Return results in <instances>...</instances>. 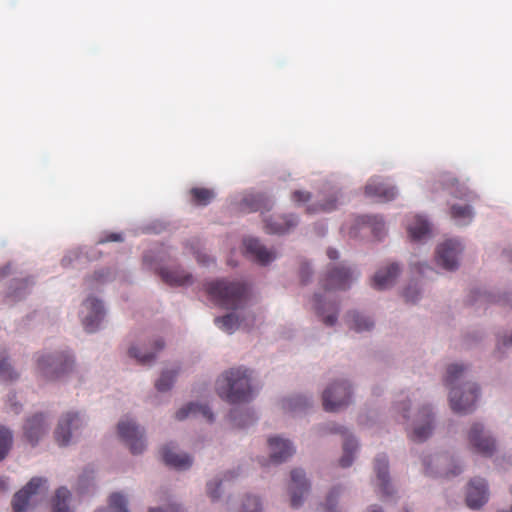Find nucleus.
<instances>
[{"label": "nucleus", "mask_w": 512, "mask_h": 512, "mask_svg": "<svg viewBox=\"0 0 512 512\" xmlns=\"http://www.w3.org/2000/svg\"><path fill=\"white\" fill-rule=\"evenodd\" d=\"M207 292L219 306L233 310L214 319L220 330L232 334L240 327L249 329L254 325L255 315L246 309L248 288L244 283L221 279L209 283Z\"/></svg>", "instance_id": "nucleus-1"}, {"label": "nucleus", "mask_w": 512, "mask_h": 512, "mask_svg": "<svg viewBox=\"0 0 512 512\" xmlns=\"http://www.w3.org/2000/svg\"><path fill=\"white\" fill-rule=\"evenodd\" d=\"M443 381L449 390L450 407L455 413L465 415L475 410L480 389L477 383L469 379L468 366L461 363L448 365Z\"/></svg>", "instance_id": "nucleus-2"}, {"label": "nucleus", "mask_w": 512, "mask_h": 512, "mask_svg": "<svg viewBox=\"0 0 512 512\" xmlns=\"http://www.w3.org/2000/svg\"><path fill=\"white\" fill-rule=\"evenodd\" d=\"M218 395L230 404L248 403L259 391L254 370L245 366L226 370L218 382Z\"/></svg>", "instance_id": "nucleus-3"}, {"label": "nucleus", "mask_w": 512, "mask_h": 512, "mask_svg": "<svg viewBox=\"0 0 512 512\" xmlns=\"http://www.w3.org/2000/svg\"><path fill=\"white\" fill-rule=\"evenodd\" d=\"M415 394L401 393L393 404V410L401 414L405 423L410 424L409 437L415 442H424L431 437L435 429V413L431 405L424 404L411 420L409 411L413 400L416 399Z\"/></svg>", "instance_id": "nucleus-4"}, {"label": "nucleus", "mask_w": 512, "mask_h": 512, "mask_svg": "<svg viewBox=\"0 0 512 512\" xmlns=\"http://www.w3.org/2000/svg\"><path fill=\"white\" fill-rule=\"evenodd\" d=\"M38 374L47 381L67 378L75 368V356L68 347L40 351L34 356Z\"/></svg>", "instance_id": "nucleus-5"}, {"label": "nucleus", "mask_w": 512, "mask_h": 512, "mask_svg": "<svg viewBox=\"0 0 512 512\" xmlns=\"http://www.w3.org/2000/svg\"><path fill=\"white\" fill-rule=\"evenodd\" d=\"M168 261L162 249L148 250L143 255L144 267L156 272L165 284L173 287L193 284V275L189 271L177 265L170 266Z\"/></svg>", "instance_id": "nucleus-6"}, {"label": "nucleus", "mask_w": 512, "mask_h": 512, "mask_svg": "<svg viewBox=\"0 0 512 512\" xmlns=\"http://www.w3.org/2000/svg\"><path fill=\"white\" fill-rule=\"evenodd\" d=\"M312 433L318 437L330 434L341 435L343 437V454L339 459V465L342 468H348L353 464L359 450V441L347 427L333 421H328L313 427Z\"/></svg>", "instance_id": "nucleus-7"}, {"label": "nucleus", "mask_w": 512, "mask_h": 512, "mask_svg": "<svg viewBox=\"0 0 512 512\" xmlns=\"http://www.w3.org/2000/svg\"><path fill=\"white\" fill-rule=\"evenodd\" d=\"M323 407L327 412H337L353 401V388L349 380L340 378L331 382L322 394Z\"/></svg>", "instance_id": "nucleus-8"}, {"label": "nucleus", "mask_w": 512, "mask_h": 512, "mask_svg": "<svg viewBox=\"0 0 512 512\" xmlns=\"http://www.w3.org/2000/svg\"><path fill=\"white\" fill-rule=\"evenodd\" d=\"M467 443L471 452L490 458L497 450L493 432L482 422L476 421L467 430Z\"/></svg>", "instance_id": "nucleus-9"}, {"label": "nucleus", "mask_w": 512, "mask_h": 512, "mask_svg": "<svg viewBox=\"0 0 512 512\" xmlns=\"http://www.w3.org/2000/svg\"><path fill=\"white\" fill-rule=\"evenodd\" d=\"M87 423L85 414L78 411H69L63 414L55 429V440L60 446H68L81 435Z\"/></svg>", "instance_id": "nucleus-10"}, {"label": "nucleus", "mask_w": 512, "mask_h": 512, "mask_svg": "<svg viewBox=\"0 0 512 512\" xmlns=\"http://www.w3.org/2000/svg\"><path fill=\"white\" fill-rule=\"evenodd\" d=\"M464 243L459 238H449L439 243L435 249L434 261L438 268L455 272L461 265Z\"/></svg>", "instance_id": "nucleus-11"}, {"label": "nucleus", "mask_w": 512, "mask_h": 512, "mask_svg": "<svg viewBox=\"0 0 512 512\" xmlns=\"http://www.w3.org/2000/svg\"><path fill=\"white\" fill-rule=\"evenodd\" d=\"M358 275L357 269L345 262L329 264L320 282L325 290H347Z\"/></svg>", "instance_id": "nucleus-12"}, {"label": "nucleus", "mask_w": 512, "mask_h": 512, "mask_svg": "<svg viewBox=\"0 0 512 512\" xmlns=\"http://www.w3.org/2000/svg\"><path fill=\"white\" fill-rule=\"evenodd\" d=\"M106 308L101 299L92 295L83 300L79 309V319L87 333H95L102 327Z\"/></svg>", "instance_id": "nucleus-13"}, {"label": "nucleus", "mask_w": 512, "mask_h": 512, "mask_svg": "<svg viewBox=\"0 0 512 512\" xmlns=\"http://www.w3.org/2000/svg\"><path fill=\"white\" fill-rule=\"evenodd\" d=\"M348 233L353 238L363 237L370 233L374 239L381 241L387 235V226L381 215H360L355 218Z\"/></svg>", "instance_id": "nucleus-14"}, {"label": "nucleus", "mask_w": 512, "mask_h": 512, "mask_svg": "<svg viewBox=\"0 0 512 512\" xmlns=\"http://www.w3.org/2000/svg\"><path fill=\"white\" fill-rule=\"evenodd\" d=\"M120 438L129 446L132 454H142L146 449L144 428L130 418L121 419L117 426Z\"/></svg>", "instance_id": "nucleus-15"}, {"label": "nucleus", "mask_w": 512, "mask_h": 512, "mask_svg": "<svg viewBox=\"0 0 512 512\" xmlns=\"http://www.w3.org/2000/svg\"><path fill=\"white\" fill-rule=\"evenodd\" d=\"M243 247L245 256L260 266H268L279 257L278 251L274 247L265 246L257 237H245Z\"/></svg>", "instance_id": "nucleus-16"}, {"label": "nucleus", "mask_w": 512, "mask_h": 512, "mask_svg": "<svg viewBox=\"0 0 512 512\" xmlns=\"http://www.w3.org/2000/svg\"><path fill=\"white\" fill-rule=\"evenodd\" d=\"M312 309L321 321L329 327L338 321L339 305L335 299H330L322 293H315L311 300Z\"/></svg>", "instance_id": "nucleus-17"}, {"label": "nucleus", "mask_w": 512, "mask_h": 512, "mask_svg": "<svg viewBox=\"0 0 512 512\" xmlns=\"http://www.w3.org/2000/svg\"><path fill=\"white\" fill-rule=\"evenodd\" d=\"M47 479L43 477H33L18 492L15 493L12 500V508L14 512H25L30 498L40 493L41 490H47Z\"/></svg>", "instance_id": "nucleus-18"}, {"label": "nucleus", "mask_w": 512, "mask_h": 512, "mask_svg": "<svg viewBox=\"0 0 512 512\" xmlns=\"http://www.w3.org/2000/svg\"><path fill=\"white\" fill-rule=\"evenodd\" d=\"M49 426L48 416L45 413L37 412L26 418L23 425V435L32 446H36L48 432Z\"/></svg>", "instance_id": "nucleus-19"}, {"label": "nucleus", "mask_w": 512, "mask_h": 512, "mask_svg": "<svg viewBox=\"0 0 512 512\" xmlns=\"http://www.w3.org/2000/svg\"><path fill=\"white\" fill-rule=\"evenodd\" d=\"M402 270L403 267L398 262H391L379 267L372 277L371 286L379 291L392 288L401 275Z\"/></svg>", "instance_id": "nucleus-20"}, {"label": "nucleus", "mask_w": 512, "mask_h": 512, "mask_svg": "<svg viewBox=\"0 0 512 512\" xmlns=\"http://www.w3.org/2000/svg\"><path fill=\"white\" fill-rule=\"evenodd\" d=\"M288 490L291 506L295 509L301 507L304 503L305 495L310 490V482L303 469L295 468L291 471V481Z\"/></svg>", "instance_id": "nucleus-21"}, {"label": "nucleus", "mask_w": 512, "mask_h": 512, "mask_svg": "<svg viewBox=\"0 0 512 512\" xmlns=\"http://www.w3.org/2000/svg\"><path fill=\"white\" fill-rule=\"evenodd\" d=\"M265 232L272 235H285L291 233L299 224V216L294 213L272 215L265 217Z\"/></svg>", "instance_id": "nucleus-22"}, {"label": "nucleus", "mask_w": 512, "mask_h": 512, "mask_svg": "<svg viewBox=\"0 0 512 512\" xmlns=\"http://www.w3.org/2000/svg\"><path fill=\"white\" fill-rule=\"evenodd\" d=\"M268 446L270 450V458L265 460L266 464H281L287 461L295 453V447L289 439L282 438L280 436L270 437L268 439Z\"/></svg>", "instance_id": "nucleus-23"}, {"label": "nucleus", "mask_w": 512, "mask_h": 512, "mask_svg": "<svg viewBox=\"0 0 512 512\" xmlns=\"http://www.w3.org/2000/svg\"><path fill=\"white\" fill-rule=\"evenodd\" d=\"M365 194L377 201L388 202L396 198L398 189L380 177H373L365 186Z\"/></svg>", "instance_id": "nucleus-24"}, {"label": "nucleus", "mask_w": 512, "mask_h": 512, "mask_svg": "<svg viewBox=\"0 0 512 512\" xmlns=\"http://www.w3.org/2000/svg\"><path fill=\"white\" fill-rule=\"evenodd\" d=\"M374 471L376 474V486L382 497L392 496L394 489L390 480L388 457L385 454H378L375 457Z\"/></svg>", "instance_id": "nucleus-25"}, {"label": "nucleus", "mask_w": 512, "mask_h": 512, "mask_svg": "<svg viewBox=\"0 0 512 512\" xmlns=\"http://www.w3.org/2000/svg\"><path fill=\"white\" fill-rule=\"evenodd\" d=\"M489 499L487 481L483 478L472 479L467 487L466 503L471 509H480Z\"/></svg>", "instance_id": "nucleus-26"}, {"label": "nucleus", "mask_w": 512, "mask_h": 512, "mask_svg": "<svg viewBox=\"0 0 512 512\" xmlns=\"http://www.w3.org/2000/svg\"><path fill=\"white\" fill-rule=\"evenodd\" d=\"M407 233L413 242H426L432 237V224L425 215L417 214L407 224Z\"/></svg>", "instance_id": "nucleus-27"}, {"label": "nucleus", "mask_w": 512, "mask_h": 512, "mask_svg": "<svg viewBox=\"0 0 512 512\" xmlns=\"http://www.w3.org/2000/svg\"><path fill=\"white\" fill-rule=\"evenodd\" d=\"M164 348V341L161 338H157L151 344V347L146 345L133 344L128 350V354L131 358L137 360L142 365H151L159 351Z\"/></svg>", "instance_id": "nucleus-28"}, {"label": "nucleus", "mask_w": 512, "mask_h": 512, "mask_svg": "<svg viewBox=\"0 0 512 512\" xmlns=\"http://www.w3.org/2000/svg\"><path fill=\"white\" fill-rule=\"evenodd\" d=\"M35 279L31 275L13 278L7 288L6 298L12 302L24 300L32 291Z\"/></svg>", "instance_id": "nucleus-29"}, {"label": "nucleus", "mask_w": 512, "mask_h": 512, "mask_svg": "<svg viewBox=\"0 0 512 512\" xmlns=\"http://www.w3.org/2000/svg\"><path fill=\"white\" fill-rule=\"evenodd\" d=\"M437 464H447L446 469H440L434 471L430 461H428L427 458L423 459V465L425 466V470L428 474L435 475V476H441V477H455L460 475L464 471V466L462 462L459 459L450 458L444 456H439L436 458Z\"/></svg>", "instance_id": "nucleus-30"}, {"label": "nucleus", "mask_w": 512, "mask_h": 512, "mask_svg": "<svg viewBox=\"0 0 512 512\" xmlns=\"http://www.w3.org/2000/svg\"><path fill=\"white\" fill-rule=\"evenodd\" d=\"M314 406V399L308 394H295L283 398L281 401L282 409L293 415H300L307 412Z\"/></svg>", "instance_id": "nucleus-31"}, {"label": "nucleus", "mask_w": 512, "mask_h": 512, "mask_svg": "<svg viewBox=\"0 0 512 512\" xmlns=\"http://www.w3.org/2000/svg\"><path fill=\"white\" fill-rule=\"evenodd\" d=\"M203 417L209 422L214 421V414L211 408L206 403L190 402L175 413V418L179 421H183L189 417Z\"/></svg>", "instance_id": "nucleus-32"}, {"label": "nucleus", "mask_w": 512, "mask_h": 512, "mask_svg": "<svg viewBox=\"0 0 512 512\" xmlns=\"http://www.w3.org/2000/svg\"><path fill=\"white\" fill-rule=\"evenodd\" d=\"M346 322L348 327L357 333L369 332L375 326L373 316L359 310L349 311L346 315Z\"/></svg>", "instance_id": "nucleus-33"}, {"label": "nucleus", "mask_w": 512, "mask_h": 512, "mask_svg": "<svg viewBox=\"0 0 512 512\" xmlns=\"http://www.w3.org/2000/svg\"><path fill=\"white\" fill-rule=\"evenodd\" d=\"M164 462L178 470H186L191 467L193 463L192 457L187 453H177L174 451L172 444L166 445L162 450Z\"/></svg>", "instance_id": "nucleus-34"}, {"label": "nucleus", "mask_w": 512, "mask_h": 512, "mask_svg": "<svg viewBox=\"0 0 512 512\" xmlns=\"http://www.w3.org/2000/svg\"><path fill=\"white\" fill-rule=\"evenodd\" d=\"M273 200L263 193H250L241 200V208L244 211H269L273 207Z\"/></svg>", "instance_id": "nucleus-35"}, {"label": "nucleus", "mask_w": 512, "mask_h": 512, "mask_svg": "<svg viewBox=\"0 0 512 512\" xmlns=\"http://www.w3.org/2000/svg\"><path fill=\"white\" fill-rule=\"evenodd\" d=\"M229 419L233 426L247 428L256 421V416L250 408L235 407L230 410Z\"/></svg>", "instance_id": "nucleus-36"}, {"label": "nucleus", "mask_w": 512, "mask_h": 512, "mask_svg": "<svg viewBox=\"0 0 512 512\" xmlns=\"http://www.w3.org/2000/svg\"><path fill=\"white\" fill-rule=\"evenodd\" d=\"M339 191L333 190L323 202L309 204L306 208L308 214L329 213L338 207Z\"/></svg>", "instance_id": "nucleus-37"}, {"label": "nucleus", "mask_w": 512, "mask_h": 512, "mask_svg": "<svg viewBox=\"0 0 512 512\" xmlns=\"http://www.w3.org/2000/svg\"><path fill=\"white\" fill-rule=\"evenodd\" d=\"M450 216L457 226H467L474 218V211L468 204H454L450 208Z\"/></svg>", "instance_id": "nucleus-38"}, {"label": "nucleus", "mask_w": 512, "mask_h": 512, "mask_svg": "<svg viewBox=\"0 0 512 512\" xmlns=\"http://www.w3.org/2000/svg\"><path fill=\"white\" fill-rule=\"evenodd\" d=\"M95 512H130L128 497L123 492H113L108 498V505L98 508Z\"/></svg>", "instance_id": "nucleus-39"}, {"label": "nucleus", "mask_w": 512, "mask_h": 512, "mask_svg": "<svg viewBox=\"0 0 512 512\" xmlns=\"http://www.w3.org/2000/svg\"><path fill=\"white\" fill-rule=\"evenodd\" d=\"M179 373V367L173 366L171 368L164 369L158 380L155 382V387L159 392H167L169 391L176 380V377Z\"/></svg>", "instance_id": "nucleus-40"}, {"label": "nucleus", "mask_w": 512, "mask_h": 512, "mask_svg": "<svg viewBox=\"0 0 512 512\" xmlns=\"http://www.w3.org/2000/svg\"><path fill=\"white\" fill-rule=\"evenodd\" d=\"M71 496L68 488L64 486L58 488L53 498L52 512H73L69 507Z\"/></svg>", "instance_id": "nucleus-41"}, {"label": "nucleus", "mask_w": 512, "mask_h": 512, "mask_svg": "<svg viewBox=\"0 0 512 512\" xmlns=\"http://www.w3.org/2000/svg\"><path fill=\"white\" fill-rule=\"evenodd\" d=\"M444 178L442 185L444 189H449L450 193L453 194L457 198H464L467 200H472L474 198V194L469 191L467 188L457 185L456 180L452 178L450 175H443Z\"/></svg>", "instance_id": "nucleus-42"}, {"label": "nucleus", "mask_w": 512, "mask_h": 512, "mask_svg": "<svg viewBox=\"0 0 512 512\" xmlns=\"http://www.w3.org/2000/svg\"><path fill=\"white\" fill-rule=\"evenodd\" d=\"M20 373L14 368L8 356L0 353V378L6 382L17 381Z\"/></svg>", "instance_id": "nucleus-43"}, {"label": "nucleus", "mask_w": 512, "mask_h": 512, "mask_svg": "<svg viewBox=\"0 0 512 512\" xmlns=\"http://www.w3.org/2000/svg\"><path fill=\"white\" fill-rule=\"evenodd\" d=\"M13 440V431L4 425H0V462L8 456Z\"/></svg>", "instance_id": "nucleus-44"}, {"label": "nucleus", "mask_w": 512, "mask_h": 512, "mask_svg": "<svg viewBox=\"0 0 512 512\" xmlns=\"http://www.w3.org/2000/svg\"><path fill=\"white\" fill-rule=\"evenodd\" d=\"M476 299L475 301H487L490 303H499L503 305H507L510 303L511 295L510 294H496L494 292L486 291V290H478L475 292Z\"/></svg>", "instance_id": "nucleus-45"}, {"label": "nucleus", "mask_w": 512, "mask_h": 512, "mask_svg": "<svg viewBox=\"0 0 512 512\" xmlns=\"http://www.w3.org/2000/svg\"><path fill=\"white\" fill-rule=\"evenodd\" d=\"M94 480L95 472L93 468L86 467L78 478L77 491L81 494L88 492L94 486Z\"/></svg>", "instance_id": "nucleus-46"}, {"label": "nucleus", "mask_w": 512, "mask_h": 512, "mask_svg": "<svg viewBox=\"0 0 512 512\" xmlns=\"http://www.w3.org/2000/svg\"><path fill=\"white\" fill-rule=\"evenodd\" d=\"M423 295V289L419 283L411 282L403 290L402 296L407 303H418Z\"/></svg>", "instance_id": "nucleus-47"}, {"label": "nucleus", "mask_w": 512, "mask_h": 512, "mask_svg": "<svg viewBox=\"0 0 512 512\" xmlns=\"http://www.w3.org/2000/svg\"><path fill=\"white\" fill-rule=\"evenodd\" d=\"M345 488L341 485H336L328 492L324 508L326 512H338L337 503L339 497L344 493Z\"/></svg>", "instance_id": "nucleus-48"}, {"label": "nucleus", "mask_w": 512, "mask_h": 512, "mask_svg": "<svg viewBox=\"0 0 512 512\" xmlns=\"http://www.w3.org/2000/svg\"><path fill=\"white\" fill-rule=\"evenodd\" d=\"M510 349H512V332L499 335L495 349L498 357L504 358Z\"/></svg>", "instance_id": "nucleus-49"}, {"label": "nucleus", "mask_w": 512, "mask_h": 512, "mask_svg": "<svg viewBox=\"0 0 512 512\" xmlns=\"http://www.w3.org/2000/svg\"><path fill=\"white\" fill-rule=\"evenodd\" d=\"M191 194L194 201L203 206L208 205L215 197L214 191L206 188H193Z\"/></svg>", "instance_id": "nucleus-50"}, {"label": "nucleus", "mask_w": 512, "mask_h": 512, "mask_svg": "<svg viewBox=\"0 0 512 512\" xmlns=\"http://www.w3.org/2000/svg\"><path fill=\"white\" fill-rule=\"evenodd\" d=\"M242 512H262L261 499L252 494H247L242 502Z\"/></svg>", "instance_id": "nucleus-51"}, {"label": "nucleus", "mask_w": 512, "mask_h": 512, "mask_svg": "<svg viewBox=\"0 0 512 512\" xmlns=\"http://www.w3.org/2000/svg\"><path fill=\"white\" fill-rule=\"evenodd\" d=\"M221 487H222V479L214 478L207 482L206 491L208 496L211 498L213 502L218 501L221 498Z\"/></svg>", "instance_id": "nucleus-52"}, {"label": "nucleus", "mask_w": 512, "mask_h": 512, "mask_svg": "<svg viewBox=\"0 0 512 512\" xmlns=\"http://www.w3.org/2000/svg\"><path fill=\"white\" fill-rule=\"evenodd\" d=\"M120 276L118 273L110 268L100 269L95 271L94 279L99 284H104L106 282H110L118 279Z\"/></svg>", "instance_id": "nucleus-53"}, {"label": "nucleus", "mask_w": 512, "mask_h": 512, "mask_svg": "<svg viewBox=\"0 0 512 512\" xmlns=\"http://www.w3.org/2000/svg\"><path fill=\"white\" fill-rule=\"evenodd\" d=\"M83 252L82 249L77 248L75 250L69 251L63 258H62V266L63 267H73L74 263L78 260H80Z\"/></svg>", "instance_id": "nucleus-54"}, {"label": "nucleus", "mask_w": 512, "mask_h": 512, "mask_svg": "<svg viewBox=\"0 0 512 512\" xmlns=\"http://www.w3.org/2000/svg\"><path fill=\"white\" fill-rule=\"evenodd\" d=\"M313 274L312 267L309 262L303 261L300 265L299 276L303 284H308Z\"/></svg>", "instance_id": "nucleus-55"}, {"label": "nucleus", "mask_w": 512, "mask_h": 512, "mask_svg": "<svg viewBox=\"0 0 512 512\" xmlns=\"http://www.w3.org/2000/svg\"><path fill=\"white\" fill-rule=\"evenodd\" d=\"M410 267L414 272L419 273L423 276H426L428 274V271H432V267L429 265L427 261H411Z\"/></svg>", "instance_id": "nucleus-56"}, {"label": "nucleus", "mask_w": 512, "mask_h": 512, "mask_svg": "<svg viewBox=\"0 0 512 512\" xmlns=\"http://www.w3.org/2000/svg\"><path fill=\"white\" fill-rule=\"evenodd\" d=\"M193 253L196 257L197 262L200 265L209 267L210 265L214 264V262H215V259L203 250L196 249V250H194Z\"/></svg>", "instance_id": "nucleus-57"}, {"label": "nucleus", "mask_w": 512, "mask_h": 512, "mask_svg": "<svg viewBox=\"0 0 512 512\" xmlns=\"http://www.w3.org/2000/svg\"><path fill=\"white\" fill-rule=\"evenodd\" d=\"M311 199V193L304 190H295L291 195V200L297 205L305 204Z\"/></svg>", "instance_id": "nucleus-58"}, {"label": "nucleus", "mask_w": 512, "mask_h": 512, "mask_svg": "<svg viewBox=\"0 0 512 512\" xmlns=\"http://www.w3.org/2000/svg\"><path fill=\"white\" fill-rule=\"evenodd\" d=\"M123 240V236L121 233H109L107 236L101 238L98 241V244H103L107 242H119Z\"/></svg>", "instance_id": "nucleus-59"}, {"label": "nucleus", "mask_w": 512, "mask_h": 512, "mask_svg": "<svg viewBox=\"0 0 512 512\" xmlns=\"http://www.w3.org/2000/svg\"><path fill=\"white\" fill-rule=\"evenodd\" d=\"M8 403H9V406L11 407V409H13V411L15 413H19L20 412L21 405L18 404V402L16 400V394L15 393H10L8 395Z\"/></svg>", "instance_id": "nucleus-60"}, {"label": "nucleus", "mask_w": 512, "mask_h": 512, "mask_svg": "<svg viewBox=\"0 0 512 512\" xmlns=\"http://www.w3.org/2000/svg\"><path fill=\"white\" fill-rule=\"evenodd\" d=\"M11 272V265L10 264H6L2 267H0V280L4 279L5 277H7Z\"/></svg>", "instance_id": "nucleus-61"}, {"label": "nucleus", "mask_w": 512, "mask_h": 512, "mask_svg": "<svg viewBox=\"0 0 512 512\" xmlns=\"http://www.w3.org/2000/svg\"><path fill=\"white\" fill-rule=\"evenodd\" d=\"M327 256L331 260H337L339 258V252H338V250H336L334 248H329L327 250Z\"/></svg>", "instance_id": "nucleus-62"}, {"label": "nucleus", "mask_w": 512, "mask_h": 512, "mask_svg": "<svg viewBox=\"0 0 512 512\" xmlns=\"http://www.w3.org/2000/svg\"><path fill=\"white\" fill-rule=\"evenodd\" d=\"M367 512H383V510L380 506L372 505L368 508Z\"/></svg>", "instance_id": "nucleus-63"}, {"label": "nucleus", "mask_w": 512, "mask_h": 512, "mask_svg": "<svg viewBox=\"0 0 512 512\" xmlns=\"http://www.w3.org/2000/svg\"><path fill=\"white\" fill-rule=\"evenodd\" d=\"M0 489L1 490H7L8 489V486H7V483H6V479L4 477H1V476H0Z\"/></svg>", "instance_id": "nucleus-64"}]
</instances>
